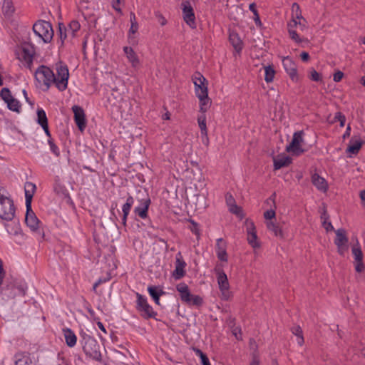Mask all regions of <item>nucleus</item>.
Wrapping results in <instances>:
<instances>
[{
    "instance_id": "nucleus-57",
    "label": "nucleus",
    "mask_w": 365,
    "mask_h": 365,
    "mask_svg": "<svg viewBox=\"0 0 365 365\" xmlns=\"http://www.w3.org/2000/svg\"><path fill=\"white\" fill-rule=\"evenodd\" d=\"M259 364H260V361L259 359V356L257 353L255 352L252 355V359L250 363V365H259Z\"/></svg>"
},
{
    "instance_id": "nucleus-27",
    "label": "nucleus",
    "mask_w": 365,
    "mask_h": 365,
    "mask_svg": "<svg viewBox=\"0 0 365 365\" xmlns=\"http://www.w3.org/2000/svg\"><path fill=\"white\" fill-rule=\"evenodd\" d=\"M37 123L42 127L46 135L50 137V132L48 125V119L45 111L42 108L37 110Z\"/></svg>"
},
{
    "instance_id": "nucleus-6",
    "label": "nucleus",
    "mask_w": 365,
    "mask_h": 365,
    "mask_svg": "<svg viewBox=\"0 0 365 365\" xmlns=\"http://www.w3.org/2000/svg\"><path fill=\"white\" fill-rule=\"evenodd\" d=\"M0 188V217L4 220L11 221L15 216V208L12 200L4 196Z\"/></svg>"
},
{
    "instance_id": "nucleus-30",
    "label": "nucleus",
    "mask_w": 365,
    "mask_h": 365,
    "mask_svg": "<svg viewBox=\"0 0 365 365\" xmlns=\"http://www.w3.org/2000/svg\"><path fill=\"white\" fill-rule=\"evenodd\" d=\"M283 66L289 76L294 79L297 75V68L294 62L289 57H284L282 60Z\"/></svg>"
},
{
    "instance_id": "nucleus-4",
    "label": "nucleus",
    "mask_w": 365,
    "mask_h": 365,
    "mask_svg": "<svg viewBox=\"0 0 365 365\" xmlns=\"http://www.w3.org/2000/svg\"><path fill=\"white\" fill-rule=\"evenodd\" d=\"M81 344L84 353L91 359L101 360V346L95 339L85 331L81 333Z\"/></svg>"
},
{
    "instance_id": "nucleus-14",
    "label": "nucleus",
    "mask_w": 365,
    "mask_h": 365,
    "mask_svg": "<svg viewBox=\"0 0 365 365\" xmlns=\"http://www.w3.org/2000/svg\"><path fill=\"white\" fill-rule=\"evenodd\" d=\"M304 132L302 130L295 132L289 145L286 148V150L294 155H299L304 152L302 148V143L304 141Z\"/></svg>"
},
{
    "instance_id": "nucleus-19",
    "label": "nucleus",
    "mask_w": 365,
    "mask_h": 365,
    "mask_svg": "<svg viewBox=\"0 0 365 365\" xmlns=\"http://www.w3.org/2000/svg\"><path fill=\"white\" fill-rule=\"evenodd\" d=\"M72 110L74 114V120L78 129L81 132L83 131L86 126V114L83 109L78 106H73Z\"/></svg>"
},
{
    "instance_id": "nucleus-2",
    "label": "nucleus",
    "mask_w": 365,
    "mask_h": 365,
    "mask_svg": "<svg viewBox=\"0 0 365 365\" xmlns=\"http://www.w3.org/2000/svg\"><path fill=\"white\" fill-rule=\"evenodd\" d=\"M190 165H191L190 168L188 167V162L187 160L180 159L176 163L175 166L178 170H181L185 173V182L187 184H190V189L193 190L197 188V183L200 186H203L205 178L197 161L191 160Z\"/></svg>"
},
{
    "instance_id": "nucleus-60",
    "label": "nucleus",
    "mask_w": 365,
    "mask_h": 365,
    "mask_svg": "<svg viewBox=\"0 0 365 365\" xmlns=\"http://www.w3.org/2000/svg\"><path fill=\"white\" fill-rule=\"evenodd\" d=\"M130 25H138V22H137V20H136V17H135V15L134 14V13L131 12L130 14Z\"/></svg>"
},
{
    "instance_id": "nucleus-55",
    "label": "nucleus",
    "mask_w": 365,
    "mask_h": 365,
    "mask_svg": "<svg viewBox=\"0 0 365 365\" xmlns=\"http://www.w3.org/2000/svg\"><path fill=\"white\" fill-rule=\"evenodd\" d=\"M48 144L50 145V148H51V150H52V152L56 155H59V152H58V147L54 144V143L52 141L51 139H49L48 140Z\"/></svg>"
},
{
    "instance_id": "nucleus-61",
    "label": "nucleus",
    "mask_w": 365,
    "mask_h": 365,
    "mask_svg": "<svg viewBox=\"0 0 365 365\" xmlns=\"http://www.w3.org/2000/svg\"><path fill=\"white\" fill-rule=\"evenodd\" d=\"M359 196L362 205L365 207V190H363L360 192Z\"/></svg>"
},
{
    "instance_id": "nucleus-64",
    "label": "nucleus",
    "mask_w": 365,
    "mask_h": 365,
    "mask_svg": "<svg viewBox=\"0 0 365 365\" xmlns=\"http://www.w3.org/2000/svg\"><path fill=\"white\" fill-rule=\"evenodd\" d=\"M255 17H254V20L255 21V23L259 25V26H261L262 25V23L259 20V14L258 13H255V14H254Z\"/></svg>"
},
{
    "instance_id": "nucleus-32",
    "label": "nucleus",
    "mask_w": 365,
    "mask_h": 365,
    "mask_svg": "<svg viewBox=\"0 0 365 365\" xmlns=\"http://www.w3.org/2000/svg\"><path fill=\"white\" fill-rule=\"evenodd\" d=\"M197 123L200 129L201 135L202 138L206 139L207 143L208 142L207 137V129L206 125V117L205 114L200 115L197 118Z\"/></svg>"
},
{
    "instance_id": "nucleus-48",
    "label": "nucleus",
    "mask_w": 365,
    "mask_h": 365,
    "mask_svg": "<svg viewBox=\"0 0 365 365\" xmlns=\"http://www.w3.org/2000/svg\"><path fill=\"white\" fill-rule=\"evenodd\" d=\"M217 252V256L218 259L222 262H227V254L226 252V250L221 249V250L216 251Z\"/></svg>"
},
{
    "instance_id": "nucleus-38",
    "label": "nucleus",
    "mask_w": 365,
    "mask_h": 365,
    "mask_svg": "<svg viewBox=\"0 0 365 365\" xmlns=\"http://www.w3.org/2000/svg\"><path fill=\"white\" fill-rule=\"evenodd\" d=\"M7 232L11 235H18L20 233V227L19 221L15 220L12 221L11 225H6Z\"/></svg>"
},
{
    "instance_id": "nucleus-35",
    "label": "nucleus",
    "mask_w": 365,
    "mask_h": 365,
    "mask_svg": "<svg viewBox=\"0 0 365 365\" xmlns=\"http://www.w3.org/2000/svg\"><path fill=\"white\" fill-rule=\"evenodd\" d=\"M177 264H176V267H175V272H174V275L175 276V278L176 279H180L182 277L184 276V267L185 266V262L180 260V259H177Z\"/></svg>"
},
{
    "instance_id": "nucleus-40",
    "label": "nucleus",
    "mask_w": 365,
    "mask_h": 365,
    "mask_svg": "<svg viewBox=\"0 0 365 365\" xmlns=\"http://www.w3.org/2000/svg\"><path fill=\"white\" fill-rule=\"evenodd\" d=\"M148 292L149 294H150V296L153 298V299L155 300V303L157 304H160V302H159V298H160V296L163 293L162 291H160V292H158L157 291V288L155 287H149L148 289Z\"/></svg>"
},
{
    "instance_id": "nucleus-21",
    "label": "nucleus",
    "mask_w": 365,
    "mask_h": 365,
    "mask_svg": "<svg viewBox=\"0 0 365 365\" xmlns=\"http://www.w3.org/2000/svg\"><path fill=\"white\" fill-rule=\"evenodd\" d=\"M123 50L127 60L130 63L131 66L135 69L139 67L140 65V61L133 48L130 46H124Z\"/></svg>"
},
{
    "instance_id": "nucleus-53",
    "label": "nucleus",
    "mask_w": 365,
    "mask_h": 365,
    "mask_svg": "<svg viewBox=\"0 0 365 365\" xmlns=\"http://www.w3.org/2000/svg\"><path fill=\"white\" fill-rule=\"evenodd\" d=\"M322 226L324 227L327 232L334 230V227L331 222H329V220L322 221Z\"/></svg>"
},
{
    "instance_id": "nucleus-25",
    "label": "nucleus",
    "mask_w": 365,
    "mask_h": 365,
    "mask_svg": "<svg viewBox=\"0 0 365 365\" xmlns=\"http://www.w3.org/2000/svg\"><path fill=\"white\" fill-rule=\"evenodd\" d=\"M226 201L229 207V210L232 213L237 215L240 218H242L244 217L242 208L236 205L235 199L231 195H227Z\"/></svg>"
},
{
    "instance_id": "nucleus-50",
    "label": "nucleus",
    "mask_w": 365,
    "mask_h": 365,
    "mask_svg": "<svg viewBox=\"0 0 365 365\" xmlns=\"http://www.w3.org/2000/svg\"><path fill=\"white\" fill-rule=\"evenodd\" d=\"M155 16L159 22V24L162 26H164L167 24V20L163 16V15L159 12H157L155 13Z\"/></svg>"
},
{
    "instance_id": "nucleus-23",
    "label": "nucleus",
    "mask_w": 365,
    "mask_h": 365,
    "mask_svg": "<svg viewBox=\"0 0 365 365\" xmlns=\"http://www.w3.org/2000/svg\"><path fill=\"white\" fill-rule=\"evenodd\" d=\"M312 184L320 191L326 192L328 190V183L326 180L317 173L312 176Z\"/></svg>"
},
{
    "instance_id": "nucleus-59",
    "label": "nucleus",
    "mask_w": 365,
    "mask_h": 365,
    "mask_svg": "<svg viewBox=\"0 0 365 365\" xmlns=\"http://www.w3.org/2000/svg\"><path fill=\"white\" fill-rule=\"evenodd\" d=\"M232 334L233 335H235V336L236 337L237 339H241V329L240 328H235L233 330H232Z\"/></svg>"
},
{
    "instance_id": "nucleus-22",
    "label": "nucleus",
    "mask_w": 365,
    "mask_h": 365,
    "mask_svg": "<svg viewBox=\"0 0 365 365\" xmlns=\"http://www.w3.org/2000/svg\"><path fill=\"white\" fill-rule=\"evenodd\" d=\"M229 41L237 53H240L243 48V42L239 34L233 31L229 32Z\"/></svg>"
},
{
    "instance_id": "nucleus-28",
    "label": "nucleus",
    "mask_w": 365,
    "mask_h": 365,
    "mask_svg": "<svg viewBox=\"0 0 365 365\" xmlns=\"http://www.w3.org/2000/svg\"><path fill=\"white\" fill-rule=\"evenodd\" d=\"M266 227L274 235L281 240L284 238V233L279 225L274 221H266Z\"/></svg>"
},
{
    "instance_id": "nucleus-26",
    "label": "nucleus",
    "mask_w": 365,
    "mask_h": 365,
    "mask_svg": "<svg viewBox=\"0 0 365 365\" xmlns=\"http://www.w3.org/2000/svg\"><path fill=\"white\" fill-rule=\"evenodd\" d=\"M274 170H279L283 167L288 166L291 163V159L285 155L273 156Z\"/></svg>"
},
{
    "instance_id": "nucleus-3",
    "label": "nucleus",
    "mask_w": 365,
    "mask_h": 365,
    "mask_svg": "<svg viewBox=\"0 0 365 365\" xmlns=\"http://www.w3.org/2000/svg\"><path fill=\"white\" fill-rule=\"evenodd\" d=\"M297 26H299L302 31L307 29V20L303 17L299 4L294 3L292 6V19L287 24L288 34L290 38L297 43L307 42V39L301 38L297 33L295 30Z\"/></svg>"
},
{
    "instance_id": "nucleus-34",
    "label": "nucleus",
    "mask_w": 365,
    "mask_h": 365,
    "mask_svg": "<svg viewBox=\"0 0 365 365\" xmlns=\"http://www.w3.org/2000/svg\"><path fill=\"white\" fill-rule=\"evenodd\" d=\"M15 365H35V363L28 355L18 354Z\"/></svg>"
},
{
    "instance_id": "nucleus-11",
    "label": "nucleus",
    "mask_w": 365,
    "mask_h": 365,
    "mask_svg": "<svg viewBox=\"0 0 365 365\" xmlns=\"http://www.w3.org/2000/svg\"><path fill=\"white\" fill-rule=\"evenodd\" d=\"M336 238L334 244L337 248V252L344 256L349 250V239L344 229H338L335 231Z\"/></svg>"
},
{
    "instance_id": "nucleus-13",
    "label": "nucleus",
    "mask_w": 365,
    "mask_h": 365,
    "mask_svg": "<svg viewBox=\"0 0 365 365\" xmlns=\"http://www.w3.org/2000/svg\"><path fill=\"white\" fill-rule=\"evenodd\" d=\"M216 272L217 274V284L221 292V298L224 300H228L231 297L232 293L230 291V284L227 274L220 269L216 270Z\"/></svg>"
},
{
    "instance_id": "nucleus-49",
    "label": "nucleus",
    "mask_w": 365,
    "mask_h": 365,
    "mask_svg": "<svg viewBox=\"0 0 365 365\" xmlns=\"http://www.w3.org/2000/svg\"><path fill=\"white\" fill-rule=\"evenodd\" d=\"M138 307L140 310L143 307L148 304L146 299L140 294H138Z\"/></svg>"
},
{
    "instance_id": "nucleus-9",
    "label": "nucleus",
    "mask_w": 365,
    "mask_h": 365,
    "mask_svg": "<svg viewBox=\"0 0 365 365\" xmlns=\"http://www.w3.org/2000/svg\"><path fill=\"white\" fill-rule=\"evenodd\" d=\"M245 226L247 234V243L252 247L255 253L258 250L261 248L262 244L257 235V230L254 222L247 219L245 221Z\"/></svg>"
},
{
    "instance_id": "nucleus-8",
    "label": "nucleus",
    "mask_w": 365,
    "mask_h": 365,
    "mask_svg": "<svg viewBox=\"0 0 365 365\" xmlns=\"http://www.w3.org/2000/svg\"><path fill=\"white\" fill-rule=\"evenodd\" d=\"M34 53V48L29 43H22L16 51L17 58L28 68L31 67Z\"/></svg>"
},
{
    "instance_id": "nucleus-18",
    "label": "nucleus",
    "mask_w": 365,
    "mask_h": 365,
    "mask_svg": "<svg viewBox=\"0 0 365 365\" xmlns=\"http://www.w3.org/2000/svg\"><path fill=\"white\" fill-rule=\"evenodd\" d=\"M138 195L140 201V206L135 208V212L141 218H146L148 215V210L150 203V200L148 197L145 192H138Z\"/></svg>"
},
{
    "instance_id": "nucleus-45",
    "label": "nucleus",
    "mask_w": 365,
    "mask_h": 365,
    "mask_svg": "<svg viewBox=\"0 0 365 365\" xmlns=\"http://www.w3.org/2000/svg\"><path fill=\"white\" fill-rule=\"evenodd\" d=\"M194 350L196 354L200 356L202 365H210L208 358L201 350L198 349H195Z\"/></svg>"
},
{
    "instance_id": "nucleus-54",
    "label": "nucleus",
    "mask_w": 365,
    "mask_h": 365,
    "mask_svg": "<svg viewBox=\"0 0 365 365\" xmlns=\"http://www.w3.org/2000/svg\"><path fill=\"white\" fill-rule=\"evenodd\" d=\"M344 77V73L338 71L334 73L333 80L335 82H339Z\"/></svg>"
},
{
    "instance_id": "nucleus-36",
    "label": "nucleus",
    "mask_w": 365,
    "mask_h": 365,
    "mask_svg": "<svg viewBox=\"0 0 365 365\" xmlns=\"http://www.w3.org/2000/svg\"><path fill=\"white\" fill-rule=\"evenodd\" d=\"M264 80L267 83H270L273 81L275 71L272 66H267L264 67Z\"/></svg>"
},
{
    "instance_id": "nucleus-63",
    "label": "nucleus",
    "mask_w": 365,
    "mask_h": 365,
    "mask_svg": "<svg viewBox=\"0 0 365 365\" xmlns=\"http://www.w3.org/2000/svg\"><path fill=\"white\" fill-rule=\"evenodd\" d=\"M350 132H351V128L349 125L347 126L346 132L343 135L342 138L345 139L346 138H348L350 136Z\"/></svg>"
},
{
    "instance_id": "nucleus-29",
    "label": "nucleus",
    "mask_w": 365,
    "mask_h": 365,
    "mask_svg": "<svg viewBox=\"0 0 365 365\" xmlns=\"http://www.w3.org/2000/svg\"><path fill=\"white\" fill-rule=\"evenodd\" d=\"M363 140L359 138L352 137L346 148V153L350 154H356L363 145Z\"/></svg>"
},
{
    "instance_id": "nucleus-15",
    "label": "nucleus",
    "mask_w": 365,
    "mask_h": 365,
    "mask_svg": "<svg viewBox=\"0 0 365 365\" xmlns=\"http://www.w3.org/2000/svg\"><path fill=\"white\" fill-rule=\"evenodd\" d=\"M182 11V18L185 22L191 29L196 28V21L194 10L189 1H184L181 4Z\"/></svg>"
},
{
    "instance_id": "nucleus-51",
    "label": "nucleus",
    "mask_w": 365,
    "mask_h": 365,
    "mask_svg": "<svg viewBox=\"0 0 365 365\" xmlns=\"http://www.w3.org/2000/svg\"><path fill=\"white\" fill-rule=\"evenodd\" d=\"M329 216L327 213V207L325 205H323V207L322 208V212H321V220L322 221L329 220Z\"/></svg>"
},
{
    "instance_id": "nucleus-37",
    "label": "nucleus",
    "mask_w": 365,
    "mask_h": 365,
    "mask_svg": "<svg viewBox=\"0 0 365 365\" xmlns=\"http://www.w3.org/2000/svg\"><path fill=\"white\" fill-rule=\"evenodd\" d=\"M139 26L138 25H130V27L128 31V38L130 43H136V34L138 32Z\"/></svg>"
},
{
    "instance_id": "nucleus-47",
    "label": "nucleus",
    "mask_w": 365,
    "mask_h": 365,
    "mask_svg": "<svg viewBox=\"0 0 365 365\" xmlns=\"http://www.w3.org/2000/svg\"><path fill=\"white\" fill-rule=\"evenodd\" d=\"M276 213L274 210L270 209L264 212V217L267 221H272V219L275 217Z\"/></svg>"
},
{
    "instance_id": "nucleus-7",
    "label": "nucleus",
    "mask_w": 365,
    "mask_h": 365,
    "mask_svg": "<svg viewBox=\"0 0 365 365\" xmlns=\"http://www.w3.org/2000/svg\"><path fill=\"white\" fill-rule=\"evenodd\" d=\"M205 186V182H204L203 186H200L199 184L197 183V188L192 190V189H190V184H187L186 193L188 197V203L191 206H193L196 210L206 207L205 197L196 193L198 190L202 189Z\"/></svg>"
},
{
    "instance_id": "nucleus-41",
    "label": "nucleus",
    "mask_w": 365,
    "mask_h": 365,
    "mask_svg": "<svg viewBox=\"0 0 365 365\" xmlns=\"http://www.w3.org/2000/svg\"><path fill=\"white\" fill-rule=\"evenodd\" d=\"M118 104L120 105V109H123L121 111L122 113H124L125 115H128L130 108V102L128 100L121 99Z\"/></svg>"
},
{
    "instance_id": "nucleus-12",
    "label": "nucleus",
    "mask_w": 365,
    "mask_h": 365,
    "mask_svg": "<svg viewBox=\"0 0 365 365\" xmlns=\"http://www.w3.org/2000/svg\"><path fill=\"white\" fill-rule=\"evenodd\" d=\"M177 290L180 292L181 299L187 304L190 305H200L202 304V298L197 295L192 294L186 284H178Z\"/></svg>"
},
{
    "instance_id": "nucleus-17",
    "label": "nucleus",
    "mask_w": 365,
    "mask_h": 365,
    "mask_svg": "<svg viewBox=\"0 0 365 365\" xmlns=\"http://www.w3.org/2000/svg\"><path fill=\"white\" fill-rule=\"evenodd\" d=\"M351 252L354 257V264L356 272H362L365 269V266L363 263V253L358 241L356 245H353Z\"/></svg>"
},
{
    "instance_id": "nucleus-5",
    "label": "nucleus",
    "mask_w": 365,
    "mask_h": 365,
    "mask_svg": "<svg viewBox=\"0 0 365 365\" xmlns=\"http://www.w3.org/2000/svg\"><path fill=\"white\" fill-rule=\"evenodd\" d=\"M33 31L36 37V43H49L53 36L51 24L46 21H38L33 26Z\"/></svg>"
},
{
    "instance_id": "nucleus-16",
    "label": "nucleus",
    "mask_w": 365,
    "mask_h": 365,
    "mask_svg": "<svg viewBox=\"0 0 365 365\" xmlns=\"http://www.w3.org/2000/svg\"><path fill=\"white\" fill-rule=\"evenodd\" d=\"M193 83L196 96H206L208 93L207 81L200 73H195L193 76Z\"/></svg>"
},
{
    "instance_id": "nucleus-24",
    "label": "nucleus",
    "mask_w": 365,
    "mask_h": 365,
    "mask_svg": "<svg viewBox=\"0 0 365 365\" xmlns=\"http://www.w3.org/2000/svg\"><path fill=\"white\" fill-rule=\"evenodd\" d=\"M26 207L29 208L31 206V201L36 190V185L31 182H26L24 185Z\"/></svg>"
},
{
    "instance_id": "nucleus-20",
    "label": "nucleus",
    "mask_w": 365,
    "mask_h": 365,
    "mask_svg": "<svg viewBox=\"0 0 365 365\" xmlns=\"http://www.w3.org/2000/svg\"><path fill=\"white\" fill-rule=\"evenodd\" d=\"M25 222L32 232H37L39 230L40 221L32 210L31 206L29 208H26Z\"/></svg>"
},
{
    "instance_id": "nucleus-31",
    "label": "nucleus",
    "mask_w": 365,
    "mask_h": 365,
    "mask_svg": "<svg viewBox=\"0 0 365 365\" xmlns=\"http://www.w3.org/2000/svg\"><path fill=\"white\" fill-rule=\"evenodd\" d=\"M63 334L66 345L69 347H73L77 341V338L74 332L68 328H65L63 329Z\"/></svg>"
},
{
    "instance_id": "nucleus-10",
    "label": "nucleus",
    "mask_w": 365,
    "mask_h": 365,
    "mask_svg": "<svg viewBox=\"0 0 365 365\" xmlns=\"http://www.w3.org/2000/svg\"><path fill=\"white\" fill-rule=\"evenodd\" d=\"M59 35L60 38L63 43L65 40L68 39L69 41H71L73 38H74L77 35V32L80 29V24L77 21H72L68 27L65 26L63 24H59Z\"/></svg>"
},
{
    "instance_id": "nucleus-39",
    "label": "nucleus",
    "mask_w": 365,
    "mask_h": 365,
    "mask_svg": "<svg viewBox=\"0 0 365 365\" xmlns=\"http://www.w3.org/2000/svg\"><path fill=\"white\" fill-rule=\"evenodd\" d=\"M5 15L10 16L14 11V7L11 0H4L2 6Z\"/></svg>"
},
{
    "instance_id": "nucleus-43",
    "label": "nucleus",
    "mask_w": 365,
    "mask_h": 365,
    "mask_svg": "<svg viewBox=\"0 0 365 365\" xmlns=\"http://www.w3.org/2000/svg\"><path fill=\"white\" fill-rule=\"evenodd\" d=\"M133 204V198L131 196H129L127 199L126 202L123 205V212L125 214V218H127L128 215L129 211L132 205Z\"/></svg>"
},
{
    "instance_id": "nucleus-52",
    "label": "nucleus",
    "mask_w": 365,
    "mask_h": 365,
    "mask_svg": "<svg viewBox=\"0 0 365 365\" xmlns=\"http://www.w3.org/2000/svg\"><path fill=\"white\" fill-rule=\"evenodd\" d=\"M217 250L216 251H219V250H221V249H225L226 250V243L223 241V240L222 238H219L217 240Z\"/></svg>"
},
{
    "instance_id": "nucleus-42",
    "label": "nucleus",
    "mask_w": 365,
    "mask_h": 365,
    "mask_svg": "<svg viewBox=\"0 0 365 365\" xmlns=\"http://www.w3.org/2000/svg\"><path fill=\"white\" fill-rule=\"evenodd\" d=\"M140 311L143 312V317L146 318L153 317L155 315L153 308L148 304L143 307Z\"/></svg>"
},
{
    "instance_id": "nucleus-62",
    "label": "nucleus",
    "mask_w": 365,
    "mask_h": 365,
    "mask_svg": "<svg viewBox=\"0 0 365 365\" xmlns=\"http://www.w3.org/2000/svg\"><path fill=\"white\" fill-rule=\"evenodd\" d=\"M301 58L304 61H307L309 59V55L307 52H302L300 55Z\"/></svg>"
},
{
    "instance_id": "nucleus-1",
    "label": "nucleus",
    "mask_w": 365,
    "mask_h": 365,
    "mask_svg": "<svg viewBox=\"0 0 365 365\" xmlns=\"http://www.w3.org/2000/svg\"><path fill=\"white\" fill-rule=\"evenodd\" d=\"M56 76L49 68L41 66L35 72V78L40 84L49 86L53 83L60 91H63L68 85V69L66 66L58 63L56 65Z\"/></svg>"
},
{
    "instance_id": "nucleus-44",
    "label": "nucleus",
    "mask_w": 365,
    "mask_h": 365,
    "mask_svg": "<svg viewBox=\"0 0 365 365\" xmlns=\"http://www.w3.org/2000/svg\"><path fill=\"white\" fill-rule=\"evenodd\" d=\"M292 331L297 338H299L300 339V341H299V344L300 346H302L304 342V340L303 333H302V330L301 327L299 326H297L292 329Z\"/></svg>"
},
{
    "instance_id": "nucleus-58",
    "label": "nucleus",
    "mask_w": 365,
    "mask_h": 365,
    "mask_svg": "<svg viewBox=\"0 0 365 365\" xmlns=\"http://www.w3.org/2000/svg\"><path fill=\"white\" fill-rule=\"evenodd\" d=\"M121 2V0H119V2L118 3L116 0H113V7L115 11H117L119 13H122L121 9L120 8L119 5Z\"/></svg>"
},
{
    "instance_id": "nucleus-56",
    "label": "nucleus",
    "mask_w": 365,
    "mask_h": 365,
    "mask_svg": "<svg viewBox=\"0 0 365 365\" xmlns=\"http://www.w3.org/2000/svg\"><path fill=\"white\" fill-rule=\"evenodd\" d=\"M311 78L314 81H319L321 79L320 74L315 70L311 71Z\"/></svg>"
},
{
    "instance_id": "nucleus-46",
    "label": "nucleus",
    "mask_w": 365,
    "mask_h": 365,
    "mask_svg": "<svg viewBox=\"0 0 365 365\" xmlns=\"http://www.w3.org/2000/svg\"><path fill=\"white\" fill-rule=\"evenodd\" d=\"M336 120L340 123L341 127L344 126L346 118L341 112L336 113L334 118L332 121H331V123H334Z\"/></svg>"
},
{
    "instance_id": "nucleus-33",
    "label": "nucleus",
    "mask_w": 365,
    "mask_h": 365,
    "mask_svg": "<svg viewBox=\"0 0 365 365\" xmlns=\"http://www.w3.org/2000/svg\"><path fill=\"white\" fill-rule=\"evenodd\" d=\"M199 101H200V111L202 112L203 114L208 110L211 106V101L210 99L208 97V93L206 94V96H197Z\"/></svg>"
}]
</instances>
